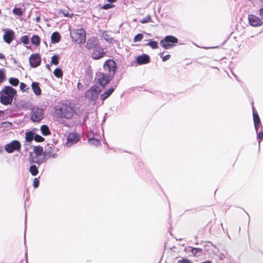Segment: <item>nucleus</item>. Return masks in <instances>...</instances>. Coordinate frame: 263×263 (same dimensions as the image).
<instances>
[{
    "label": "nucleus",
    "mask_w": 263,
    "mask_h": 263,
    "mask_svg": "<svg viewBox=\"0 0 263 263\" xmlns=\"http://www.w3.org/2000/svg\"><path fill=\"white\" fill-rule=\"evenodd\" d=\"M116 69V64L114 60H107L103 65L102 71L96 74L97 83L104 87L114 78Z\"/></svg>",
    "instance_id": "1"
},
{
    "label": "nucleus",
    "mask_w": 263,
    "mask_h": 263,
    "mask_svg": "<svg viewBox=\"0 0 263 263\" xmlns=\"http://www.w3.org/2000/svg\"><path fill=\"white\" fill-rule=\"evenodd\" d=\"M16 95L15 89L9 86H5L0 91V102L5 105H10Z\"/></svg>",
    "instance_id": "2"
},
{
    "label": "nucleus",
    "mask_w": 263,
    "mask_h": 263,
    "mask_svg": "<svg viewBox=\"0 0 263 263\" xmlns=\"http://www.w3.org/2000/svg\"><path fill=\"white\" fill-rule=\"evenodd\" d=\"M54 109L55 115L60 118L71 119L73 115V109L66 104H60Z\"/></svg>",
    "instance_id": "3"
},
{
    "label": "nucleus",
    "mask_w": 263,
    "mask_h": 263,
    "mask_svg": "<svg viewBox=\"0 0 263 263\" xmlns=\"http://www.w3.org/2000/svg\"><path fill=\"white\" fill-rule=\"evenodd\" d=\"M70 36L73 41L79 44L85 43L86 40V32L84 29L78 28L70 31Z\"/></svg>",
    "instance_id": "4"
},
{
    "label": "nucleus",
    "mask_w": 263,
    "mask_h": 263,
    "mask_svg": "<svg viewBox=\"0 0 263 263\" xmlns=\"http://www.w3.org/2000/svg\"><path fill=\"white\" fill-rule=\"evenodd\" d=\"M101 91V89L97 85L91 86L86 92L85 97L89 100L96 101L98 95Z\"/></svg>",
    "instance_id": "5"
},
{
    "label": "nucleus",
    "mask_w": 263,
    "mask_h": 263,
    "mask_svg": "<svg viewBox=\"0 0 263 263\" xmlns=\"http://www.w3.org/2000/svg\"><path fill=\"white\" fill-rule=\"evenodd\" d=\"M178 39L172 35H167L160 42V44L164 49H168L173 46V44L177 43Z\"/></svg>",
    "instance_id": "6"
},
{
    "label": "nucleus",
    "mask_w": 263,
    "mask_h": 263,
    "mask_svg": "<svg viewBox=\"0 0 263 263\" xmlns=\"http://www.w3.org/2000/svg\"><path fill=\"white\" fill-rule=\"evenodd\" d=\"M44 110L39 107L32 108L31 119L33 122H40L44 117Z\"/></svg>",
    "instance_id": "7"
},
{
    "label": "nucleus",
    "mask_w": 263,
    "mask_h": 263,
    "mask_svg": "<svg viewBox=\"0 0 263 263\" xmlns=\"http://www.w3.org/2000/svg\"><path fill=\"white\" fill-rule=\"evenodd\" d=\"M21 147L20 142L17 140H13L5 145V149L7 153H12L15 151H19Z\"/></svg>",
    "instance_id": "8"
},
{
    "label": "nucleus",
    "mask_w": 263,
    "mask_h": 263,
    "mask_svg": "<svg viewBox=\"0 0 263 263\" xmlns=\"http://www.w3.org/2000/svg\"><path fill=\"white\" fill-rule=\"evenodd\" d=\"M105 53L104 49L99 45L93 49L91 57L95 60H98L103 57Z\"/></svg>",
    "instance_id": "9"
},
{
    "label": "nucleus",
    "mask_w": 263,
    "mask_h": 263,
    "mask_svg": "<svg viewBox=\"0 0 263 263\" xmlns=\"http://www.w3.org/2000/svg\"><path fill=\"white\" fill-rule=\"evenodd\" d=\"M81 136L76 133H70L67 137V145L70 146L71 145L76 144L80 139Z\"/></svg>",
    "instance_id": "10"
},
{
    "label": "nucleus",
    "mask_w": 263,
    "mask_h": 263,
    "mask_svg": "<svg viewBox=\"0 0 263 263\" xmlns=\"http://www.w3.org/2000/svg\"><path fill=\"white\" fill-rule=\"evenodd\" d=\"M41 56L38 53L32 54L29 58V63L31 66L35 68L41 64Z\"/></svg>",
    "instance_id": "11"
},
{
    "label": "nucleus",
    "mask_w": 263,
    "mask_h": 263,
    "mask_svg": "<svg viewBox=\"0 0 263 263\" xmlns=\"http://www.w3.org/2000/svg\"><path fill=\"white\" fill-rule=\"evenodd\" d=\"M5 33L3 36L4 41L10 44L15 38V32L11 29H4Z\"/></svg>",
    "instance_id": "12"
},
{
    "label": "nucleus",
    "mask_w": 263,
    "mask_h": 263,
    "mask_svg": "<svg viewBox=\"0 0 263 263\" xmlns=\"http://www.w3.org/2000/svg\"><path fill=\"white\" fill-rule=\"evenodd\" d=\"M248 20L250 24L254 27L260 26L262 24L261 20L253 14L248 15Z\"/></svg>",
    "instance_id": "13"
},
{
    "label": "nucleus",
    "mask_w": 263,
    "mask_h": 263,
    "mask_svg": "<svg viewBox=\"0 0 263 263\" xmlns=\"http://www.w3.org/2000/svg\"><path fill=\"white\" fill-rule=\"evenodd\" d=\"M252 108L255 128L256 132H258V130H259V127L261 126V123L257 112L254 110V107H253Z\"/></svg>",
    "instance_id": "14"
},
{
    "label": "nucleus",
    "mask_w": 263,
    "mask_h": 263,
    "mask_svg": "<svg viewBox=\"0 0 263 263\" xmlns=\"http://www.w3.org/2000/svg\"><path fill=\"white\" fill-rule=\"evenodd\" d=\"M150 61V58L148 55L143 54L138 56L136 58V62L139 65L148 63Z\"/></svg>",
    "instance_id": "15"
},
{
    "label": "nucleus",
    "mask_w": 263,
    "mask_h": 263,
    "mask_svg": "<svg viewBox=\"0 0 263 263\" xmlns=\"http://www.w3.org/2000/svg\"><path fill=\"white\" fill-rule=\"evenodd\" d=\"M98 45H99L97 43L96 39L95 37H91L87 41L85 47L87 49L90 50L93 49Z\"/></svg>",
    "instance_id": "16"
},
{
    "label": "nucleus",
    "mask_w": 263,
    "mask_h": 263,
    "mask_svg": "<svg viewBox=\"0 0 263 263\" xmlns=\"http://www.w3.org/2000/svg\"><path fill=\"white\" fill-rule=\"evenodd\" d=\"M32 89L34 93L37 95H40L41 93V89L39 86V83L37 82H33L31 84Z\"/></svg>",
    "instance_id": "17"
},
{
    "label": "nucleus",
    "mask_w": 263,
    "mask_h": 263,
    "mask_svg": "<svg viewBox=\"0 0 263 263\" xmlns=\"http://www.w3.org/2000/svg\"><path fill=\"white\" fill-rule=\"evenodd\" d=\"M115 90V87H111L106 91H105L103 94H102L100 96L101 99L102 101L105 100L108 97L110 96V95L114 92Z\"/></svg>",
    "instance_id": "18"
},
{
    "label": "nucleus",
    "mask_w": 263,
    "mask_h": 263,
    "mask_svg": "<svg viewBox=\"0 0 263 263\" xmlns=\"http://www.w3.org/2000/svg\"><path fill=\"white\" fill-rule=\"evenodd\" d=\"M51 42L52 43H57L60 42L61 40V36L59 32H53L51 36Z\"/></svg>",
    "instance_id": "19"
},
{
    "label": "nucleus",
    "mask_w": 263,
    "mask_h": 263,
    "mask_svg": "<svg viewBox=\"0 0 263 263\" xmlns=\"http://www.w3.org/2000/svg\"><path fill=\"white\" fill-rule=\"evenodd\" d=\"M41 133L44 136H47L50 134L49 127L46 125H43L41 127Z\"/></svg>",
    "instance_id": "20"
},
{
    "label": "nucleus",
    "mask_w": 263,
    "mask_h": 263,
    "mask_svg": "<svg viewBox=\"0 0 263 263\" xmlns=\"http://www.w3.org/2000/svg\"><path fill=\"white\" fill-rule=\"evenodd\" d=\"M31 43L35 46H39L40 44V39L37 35H33L31 39Z\"/></svg>",
    "instance_id": "21"
},
{
    "label": "nucleus",
    "mask_w": 263,
    "mask_h": 263,
    "mask_svg": "<svg viewBox=\"0 0 263 263\" xmlns=\"http://www.w3.org/2000/svg\"><path fill=\"white\" fill-rule=\"evenodd\" d=\"M25 139L26 141L31 142L34 139V133L33 131L26 132L25 134Z\"/></svg>",
    "instance_id": "22"
},
{
    "label": "nucleus",
    "mask_w": 263,
    "mask_h": 263,
    "mask_svg": "<svg viewBox=\"0 0 263 263\" xmlns=\"http://www.w3.org/2000/svg\"><path fill=\"white\" fill-rule=\"evenodd\" d=\"M43 147L42 146H34L33 152L36 156H41L43 153Z\"/></svg>",
    "instance_id": "23"
},
{
    "label": "nucleus",
    "mask_w": 263,
    "mask_h": 263,
    "mask_svg": "<svg viewBox=\"0 0 263 263\" xmlns=\"http://www.w3.org/2000/svg\"><path fill=\"white\" fill-rule=\"evenodd\" d=\"M194 256H198L199 254L202 253V250L200 248L189 247Z\"/></svg>",
    "instance_id": "24"
},
{
    "label": "nucleus",
    "mask_w": 263,
    "mask_h": 263,
    "mask_svg": "<svg viewBox=\"0 0 263 263\" xmlns=\"http://www.w3.org/2000/svg\"><path fill=\"white\" fill-rule=\"evenodd\" d=\"M29 171L33 176H36L38 173V169L35 165H32L30 166Z\"/></svg>",
    "instance_id": "25"
},
{
    "label": "nucleus",
    "mask_w": 263,
    "mask_h": 263,
    "mask_svg": "<svg viewBox=\"0 0 263 263\" xmlns=\"http://www.w3.org/2000/svg\"><path fill=\"white\" fill-rule=\"evenodd\" d=\"M14 14L18 16H21L23 13V11L21 8L14 7L12 10Z\"/></svg>",
    "instance_id": "26"
},
{
    "label": "nucleus",
    "mask_w": 263,
    "mask_h": 263,
    "mask_svg": "<svg viewBox=\"0 0 263 263\" xmlns=\"http://www.w3.org/2000/svg\"><path fill=\"white\" fill-rule=\"evenodd\" d=\"M9 82L12 86H17L19 84V80L15 78H10L9 79Z\"/></svg>",
    "instance_id": "27"
},
{
    "label": "nucleus",
    "mask_w": 263,
    "mask_h": 263,
    "mask_svg": "<svg viewBox=\"0 0 263 263\" xmlns=\"http://www.w3.org/2000/svg\"><path fill=\"white\" fill-rule=\"evenodd\" d=\"M60 12L65 17L71 18L73 16V14L70 13L69 10H61Z\"/></svg>",
    "instance_id": "28"
},
{
    "label": "nucleus",
    "mask_w": 263,
    "mask_h": 263,
    "mask_svg": "<svg viewBox=\"0 0 263 263\" xmlns=\"http://www.w3.org/2000/svg\"><path fill=\"white\" fill-rule=\"evenodd\" d=\"M147 45L150 46L152 49H157L158 47L157 42L154 41H149Z\"/></svg>",
    "instance_id": "29"
},
{
    "label": "nucleus",
    "mask_w": 263,
    "mask_h": 263,
    "mask_svg": "<svg viewBox=\"0 0 263 263\" xmlns=\"http://www.w3.org/2000/svg\"><path fill=\"white\" fill-rule=\"evenodd\" d=\"M59 58L57 54L53 55L51 58V64L55 65H58L59 64Z\"/></svg>",
    "instance_id": "30"
},
{
    "label": "nucleus",
    "mask_w": 263,
    "mask_h": 263,
    "mask_svg": "<svg viewBox=\"0 0 263 263\" xmlns=\"http://www.w3.org/2000/svg\"><path fill=\"white\" fill-rule=\"evenodd\" d=\"M20 40L24 45H28L30 43L29 37L27 35H24L22 36Z\"/></svg>",
    "instance_id": "31"
},
{
    "label": "nucleus",
    "mask_w": 263,
    "mask_h": 263,
    "mask_svg": "<svg viewBox=\"0 0 263 263\" xmlns=\"http://www.w3.org/2000/svg\"><path fill=\"white\" fill-rule=\"evenodd\" d=\"M88 142L91 145H98L100 143V141L99 140L95 139V138H90L88 140Z\"/></svg>",
    "instance_id": "32"
},
{
    "label": "nucleus",
    "mask_w": 263,
    "mask_h": 263,
    "mask_svg": "<svg viewBox=\"0 0 263 263\" xmlns=\"http://www.w3.org/2000/svg\"><path fill=\"white\" fill-rule=\"evenodd\" d=\"M53 73L54 76L57 78H61L63 75V72L62 70L58 68L54 70Z\"/></svg>",
    "instance_id": "33"
},
{
    "label": "nucleus",
    "mask_w": 263,
    "mask_h": 263,
    "mask_svg": "<svg viewBox=\"0 0 263 263\" xmlns=\"http://www.w3.org/2000/svg\"><path fill=\"white\" fill-rule=\"evenodd\" d=\"M6 79V75L3 69H0V84Z\"/></svg>",
    "instance_id": "34"
},
{
    "label": "nucleus",
    "mask_w": 263,
    "mask_h": 263,
    "mask_svg": "<svg viewBox=\"0 0 263 263\" xmlns=\"http://www.w3.org/2000/svg\"><path fill=\"white\" fill-rule=\"evenodd\" d=\"M38 157L39 156H36L35 155V156L33 157L32 158V162H34V163H38L39 164L42 163L43 162V159H40Z\"/></svg>",
    "instance_id": "35"
},
{
    "label": "nucleus",
    "mask_w": 263,
    "mask_h": 263,
    "mask_svg": "<svg viewBox=\"0 0 263 263\" xmlns=\"http://www.w3.org/2000/svg\"><path fill=\"white\" fill-rule=\"evenodd\" d=\"M143 37V35L141 33L137 34L134 38V42H140L142 40Z\"/></svg>",
    "instance_id": "36"
},
{
    "label": "nucleus",
    "mask_w": 263,
    "mask_h": 263,
    "mask_svg": "<svg viewBox=\"0 0 263 263\" xmlns=\"http://www.w3.org/2000/svg\"><path fill=\"white\" fill-rule=\"evenodd\" d=\"M34 140L37 142H41L44 140V138L39 135H35L34 136Z\"/></svg>",
    "instance_id": "37"
},
{
    "label": "nucleus",
    "mask_w": 263,
    "mask_h": 263,
    "mask_svg": "<svg viewBox=\"0 0 263 263\" xmlns=\"http://www.w3.org/2000/svg\"><path fill=\"white\" fill-rule=\"evenodd\" d=\"M20 87L21 90L23 91H27L28 89H29V87H27V85L24 83H21L20 85Z\"/></svg>",
    "instance_id": "38"
},
{
    "label": "nucleus",
    "mask_w": 263,
    "mask_h": 263,
    "mask_svg": "<svg viewBox=\"0 0 263 263\" xmlns=\"http://www.w3.org/2000/svg\"><path fill=\"white\" fill-rule=\"evenodd\" d=\"M151 18L150 16L148 15L146 16L145 17L143 18V19L140 20V22L141 23H146L148 22H149L151 21Z\"/></svg>",
    "instance_id": "39"
},
{
    "label": "nucleus",
    "mask_w": 263,
    "mask_h": 263,
    "mask_svg": "<svg viewBox=\"0 0 263 263\" xmlns=\"http://www.w3.org/2000/svg\"><path fill=\"white\" fill-rule=\"evenodd\" d=\"M114 6V5L112 4H105L104 5L103 7H102V8L104 9H105V10H107V9H110V8H113Z\"/></svg>",
    "instance_id": "40"
},
{
    "label": "nucleus",
    "mask_w": 263,
    "mask_h": 263,
    "mask_svg": "<svg viewBox=\"0 0 263 263\" xmlns=\"http://www.w3.org/2000/svg\"><path fill=\"white\" fill-rule=\"evenodd\" d=\"M33 185L34 187L36 188L39 185V181L37 178H34L33 180Z\"/></svg>",
    "instance_id": "41"
},
{
    "label": "nucleus",
    "mask_w": 263,
    "mask_h": 263,
    "mask_svg": "<svg viewBox=\"0 0 263 263\" xmlns=\"http://www.w3.org/2000/svg\"><path fill=\"white\" fill-rule=\"evenodd\" d=\"M257 138L259 139H261L263 138V132L262 131H260L259 132H257Z\"/></svg>",
    "instance_id": "42"
},
{
    "label": "nucleus",
    "mask_w": 263,
    "mask_h": 263,
    "mask_svg": "<svg viewBox=\"0 0 263 263\" xmlns=\"http://www.w3.org/2000/svg\"><path fill=\"white\" fill-rule=\"evenodd\" d=\"M178 263H191V262L189 259H184L178 260Z\"/></svg>",
    "instance_id": "43"
},
{
    "label": "nucleus",
    "mask_w": 263,
    "mask_h": 263,
    "mask_svg": "<svg viewBox=\"0 0 263 263\" xmlns=\"http://www.w3.org/2000/svg\"><path fill=\"white\" fill-rule=\"evenodd\" d=\"M170 57H171V55L170 54H167V55H165L164 57H163L162 58V61L163 62L166 61L170 58Z\"/></svg>",
    "instance_id": "44"
},
{
    "label": "nucleus",
    "mask_w": 263,
    "mask_h": 263,
    "mask_svg": "<svg viewBox=\"0 0 263 263\" xmlns=\"http://www.w3.org/2000/svg\"><path fill=\"white\" fill-rule=\"evenodd\" d=\"M261 18L263 20V7L259 9V13Z\"/></svg>",
    "instance_id": "45"
},
{
    "label": "nucleus",
    "mask_w": 263,
    "mask_h": 263,
    "mask_svg": "<svg viewBox=\"0 0 263 263\" xmlns=\"http://www.w3.org/2000/svg\"><path fill=\"white\" fill-rule=\"evenodd\" d=\"M40 20H41V17L40 16H37L36 17V18H35L36 22L39 23L40 22Z\"/></svg>",
    "instance_id": "46"
},
{
    "label": "nucleus",
    "mask_w": 263,
    "mask_h": 263,
    "mask_svg": "<svg viewBox=\"0 0 263 263\" xmlns=\"http://www.w3.org/2000/svg\"><path fill=\"white\" fill-rule=\"evenodd\" d=\"M5 57L3 53H0V59H5Z\"/></svg>",
    "instance_id": "47"
},
{
    "label": "nucleus",
    "mask_w": 263,
    "mask_h": 263,
    "mask_svg": "<svg viewBox=\"0 0 263 263\" xmlns=\"http://www.w3.org/2000/svg\"><path fill=\"white\" fill-rule=\"evenodd\" d=\"M117 0H107V1L108 2H110V3H114Z\"/></svg>",
    "instance_id": "48"
},
{
    "label": "nucleus",
    "mask_w": 263,
    "mask_h": 263,
    "mask_svg": "<svg viewBox=\"0 0 263 263\" xmlns=\"http://www.w3.org/2000/svg\"><path fill=\"white\" fill-rule=\"evenodd\" d=\"M51 157L52 158H55L57 157V154H52V155H51Z\"/></svg>",
    "instance_id": "49"
},
{
    "label": "nucleus",
    "mask_w": 263,
    "mask_h": 263,
    "mask_svg": "<svg viewBox=\"0 0 263 263\" xmlns=\"http://www.w3.org/2000/svg\"><path fill=\"white\" fill-rule=\"evenodd\" d=\"M202 263H211V262L209 261V260H208V261H204V262H202Z\"/></svg>",
    "instance_id": "50"
},
{
    "label": "nucleus",
    "mask_w": 263,
    "mask_h": 263,
    "mask_svg": "<svg viewBox=\"0 0 263 263\" xmlns=\"http://www.w3.org/2000/svg\"><path fill=\"white\" fill-rule=\"evenodd\" d=\"M80 86H82V85H81V83H79L78 84V88H79V87H80Z\"/></svg>",
    "instance_id": "51"
},
{
    "label": "nucleus",
    "mask_w": 263,
    "mask_h": 263,
    "mask_svg": "<svg viewBox=\"0 0 263 263\" xmlns=\"http://www.w3.org/2000/svg\"><path fill=\"white\" fill-rule=\"evenodd\" d=\"M46 67H47L48 69H49V68H50L49 65H46Z\"/></svg>",
    "instance_id": "52"
}]
</instances>
